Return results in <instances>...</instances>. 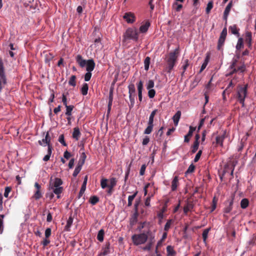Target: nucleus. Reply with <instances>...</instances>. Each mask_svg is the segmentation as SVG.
<instances>
[{
	"instance_id": "55",
	"label": "nucleus",
	"mask_w": 256,
	"mask_h": 256,
	"mask_svg": "<svg viewBox=\"0 0 256 256\" xmlns=\"http://www.w3.org/2000/svg\"><path fill=\"white\" fill-rule=\"evenodd\" d=\"M58 142L62 144L64 146H67V144L64 141V134H60L58 138Z\"/></svg>"
},
{
	"instance_id": "7",
	"label": "nucleus",
	"mask_w": 256,
	"mask_h": 256,
	"mask_svg": "<svg viewBox=\"0 0 256 256\" xmlns=\"http://www.w3.org/2000/svg\"><path fill=\"white\" fill-rule=\"evenodd\" d=\"M6 84V78L4 72V64L2 58L0 57V92Z\"/></svg>"
},
{
	"instance_id": "20",
	"label": "nucleus",
	"mask_w": 256,
	"mask_h": 256,
	"mask_svg": "<svg viewBox=\"0 0 256 256\" xmlns=\"http://www.w3.org/2000/svg\"><path fill=\"white\" fill-rule=\"evenodd\" d=\"M150 25V22L148 21H146L144 24H142L140 26V32L142 33L146 32L148 31Z\"/></svg>"
},
{
	"instance_id": "9",
	"label": "nucleus",
	"mask_w": 256,
	"mask_h": 256,
	"mask_svg": "<svg viewBox=\"0 0 256 256\" xmlns=\"http://www.w3.org/2000/svg\"><path fill=\"white\" fill-rule=\"evenodd\" d=\"M95 62H90L88 64V67L86 68V70L87 72L84 74V80L86 82L89 81L92 77V72L94 70L95 67Z\"/></svg>"
},
{
	"instance_id": "30",
	"label": "nucleus",
	"mask_w": 256,
	"mask_h": 256,
	"mask_svg": "<svg viewBox=\"0 0 256 256\" xmlns=\"http://www.w3.org/2000/svg\"><path fill=\"white\" fill-rule=\"evenodd\" d=\"M249 204V200L247 198H243L240 202V207L242 209L246 208Z\"/></svg>"
},
{
	"instance_id": "49",
	"label": "nucleus",
	"mask_w": 256,
	"mask_h": 256,
	"mask_svg": "<svg viewBox=\"0 0 256 256\" xmlns=\"http://www.w3.org/2000/svg\"><path fill=\"white\" fill-rule=\"evenodd\" d=\"M154 240L153 238L150 240V242L147 244V245L144 248V250H150L151 249L152 246L153 244L154 243Z\"/></svg>"
},
{
	"instance_id": "38",
	"label": "nucleus",
	"mask_w": 256,
	"mask_h": 256,
	"mask_svg": "<svg viewBox=\"0 0 256 256\" xmlns=\"http://www.w3.org/2000/svg\"><path fill=\"white\" fill-rule=\"evenodd\" d=\"M157 112V110H154L151 112L149 117L148 122L152 123V124H154V118Z\"/></svg>"
},
{
	"instance_id": "48",
	"label": "nucleus",
	"mask_w": 256,
	"mask_h": 256,
	"mask_svg": "<svg viewBox=\"0 0 256 256\" xmlns=\"http://www.w3.org/2000/svg\"><path fill=\"white\" fill-rule=\"evenodd\" d=\"M128 94H136V89L134 84H130L128 86Z\"/></svg>"
},
{
	"instance_id": "27",
	"label": "nucleus",
	"mask_w": 256,
	"mask_h": 256,
	"mask_svg": "<svg viewBox=\"0 0 256 256\" xmlns=\"http://www.w3.org/2000/svg\"><path fill=\"white\" fill-rule=\"evenodd\" d=\"M82 162H78L77 166L75 168V170L73 172V176L74 177H76L77 176V175L79 174L80 171L82 170Z\"/></svg>"
},
{
	"instance_id": "37",
	"label": "nucleus",
	"mask_w": 256,
	"mask_h": 256,
	"mask_svg": "<svg viewBox=\"0 0 256 256\" xmlns=\"http://www.w3.org/2000/svg\"><path fill=\"white\" fill-rule=\"evenodd\" d=\"M244 46L243 39L242 38H240L238 39L237 44L236 45V50H240Z\"/></svg>"
},
{
	"instance_id": "43",
	"label": "nucleus",
	"mask_w": 256,
	"mask_h": 256,
	"mask_svg": "<svg viewBox=\"0 0 256 256\" xmlns=\"http://www.w3.org/2000/svg\"><path fill=\"white\" fill-rule=\"evenodd\" d=\"M110 183L108 184V187H110V188H114L116 184L117 180L115 178H112L110 180Z\"/></svg>"
},
{
	"instance_id": "44",
	"label": "nucleus",
	"mask_w": 256,
	"mask_h": 256,
	"mask_svg": "<svg viewBox=\"0 0 256 256\" xmlns=\"http://www.w3.org/2000/svg\"><path fill=\"white\" fill-rule=\"evenodd\" d=\"M199 146V142H194L193 145L192 146L191 152L192 154L195 153L198 150Z\"/></svg>"
},
{
	"instance_id": "34",
	"label": "nucleus",
	"mask_w": 256,
	"mask_h": 256,
	"mask_svg": "<svg viewBox=\"0 0 256 256\" xmlns=\"http://www.w3.org/2000/svg\"><path fill=\"white\" fill-rule=\"evenodd\" d=\"M76 76L74 75H72L70 76L69 81L68 84L70 86H76Z\"/></svg>"
},
{
	"instance_id": "14",
	"label": "nucleus",
	"mask_w": 256,
	"mask_h": 256,
	"mask_svg": "<svg viewBox=\"0 0 256 256\" xmlns=\"http://www.w3.org/2000/svg\"><path fill=\"white\" fill-rule=\"evenodd\" d=\"M232 6V1H230L226 6L224 12L223 19L226 21V24H227L228 18L231 8Z\"/></svg>"
},
{
	"instance_id": "58",
	"label": "nucleus",
	"mask_w": 256,
	"mask_h": 256,
	"mask_svg": "<svg viewBox=\"0 0 256 256\" xmlns=\"http://www.w3.org/2000/svg\"><path fill=\"white\" fill-rule=\"evenodd\" d=\"M148 90H149L148 92V96L150 98H152L156 94V91L154 90L152 88Z\"/></svg>"
},
{
	"instance_id": "56",
	"label": "nucleus",
	"mask_w": 256,
	"mask_h": 256,
	"mask_svg": "<svg viewBox=\"0 0 256 256\" xmlns=\"http://www.w3.org/2000/svg\"><path fill=\"white\" fill-rule=\"evenodd\" d=\"M129 98L131 103V105L132 106L134 103L136 94H128Z\"/></svg>"
},
{
	"instance_id": "46",
	"label": "nucleus",
	"mask_w": 256,
	"mask_h": 256,
	"mask_svg": "<svg viewBox=\"0 0 256 256\" xmlns=\"http://www.w3.org/2000/svg\"><path fill=\"white\" fill-rule=\"evenodd\" d=\"M42 197V194L40 192V190H36L34 192L32 198H34L35 200H38L40 198Z\"/></svg>"
},
{
	"instance_id": "18",
	"label": "nucleus",
	"mask_w": 256,
	"mask_h": 256,
	"mask_svg": "<svg viewBox=\"0 0 256 256\" xmlns=\"http://www.w3.org/2000/svg\"><path fill=\"white\" fill-rule=\"evenodd\" d=\"M80 136L81 133L79 128L78 127L74 128V131L72 134V138L76 140H78L80 139Z\"/></svg>"
},
{
	"instance_id": "41",
	"label": "nucleus",
	"mask_w": 256,
	"mask_h": 256,
	"mask_svg": "<svg viewBox=\"0 0 256 256\" xmlns=\"http://www.w3.org/2000/svg\"><path fill=\"white\" fill-rule=\"evenodd\" d=\"M172 222H173L172 220H167V222L164 226V231L168 232L169 230Z\"/></svg>"
},
{
	"instance_id": "31",
	"label": "nucleus",
	"mask_w": 256,
	"mask_h": 256,
	"mask_svg": "<svg viewBox=\"0 0 256 256\" xmlns=\"http://www.w3.org/2000/svg\"><path fill=\"white\" fill-rule=\"evenodd\" d=\"M154 127V124H152V123L148 122V126L147 128L145 129L144 131V134H150L152 131Z\"/></svg>"
},
{
	"instance_id": "45",
	"label": "nucleus",
	"mask_w": 256,
	"mask_h": 256,
	"mask_svg": "<svg viewBox=\"0 0 256 256\" xmlns=\"http://www.w3.org/2000/svg\"><path fill=\"white\" fill-rule=\"evenodd\" d=\"M108 181V179L104 178H102L101 180L100 186L102 188L104 189V188H106V187H108V184H107Z\"/></svg>"
},
{
	"instance_id": "10",
	"label": "nucleus",
	"mask_w": 256,
	"mask_h": 256,
	"mask_svg": "<svg viewBox=\"0 0 256 256\" xmlns=\"http://www.w3.org/2000/svg\"><path fill=\"white\" fill-rule=\"evenodd\" d=\"M76 62L78 64L80 67L83 68L84 66L88 67V64L90 62H94L92 59L85 60L83 58L82 56L78 54L76 56Z\"/></svg>"
},
{
	"instance_id": "47",
	"label": "nucleus",
	"mask_w": 256,
	"mask_h": 256,
	"mask_svg": "<svg viewBox=\"0 0 256 256\" xmlns=\"http://www.w3.org/2000/svg\"><path fill=\"white\" fill-rule=\"evenodd\" d=\"M225 39L219 38L218 44V49L220 50L224 44Z\"/></svg>"
},
{
	"instance_id": "22",
	"label": "nucleus",
	"mask_w": 256,
	"mask_h": 256,
	"mask_svg": "<svg viewBox=\"0 0 256 256\" xmlns=\"http://www.w3.org/2000/svg\"><path fill=\"white\" fill-rule=\"evenodd\" d=\"M110 244L109 242L106 243L104 246L102 248V252L101 253V255L106 256L110 252Z\"/></svg>"
},
{
	"instance_id": "53",
	"label": "nucleus",
	"mask_w": 256,
	"mask_h": 256,
	"mask_svg": "<svg viewBox=\"0 0 256 256\" xmlns=\"http://www.w3.org/2000/svg\"><path fill=\"white\" fill-rule=\"evenodd\" d=\"M213 8V2L212 1L209 2L207 4V6L206 8V13L209 14L211 10Z\"/></svg>"
},
{
	"instance_id": "28",
	"label": "nucleus",
	"mask_w": 256,
	"mask_h": 256,
	"mask_svg": "<svg viewBox=\"0 0 256 256\" xmlns=\"http://www.w3.org/2000/svg\"><path fill=\"white\" fill-rule=\"evenodd\" d=\"M52 146H48V154L44 156V158H43V160L47 162L50 160L52 152Z\"/></svg>"
},
{
	"instance_id": "15",
	"label": "nucleus",
	"mask_w": 256,
	"mask_h": 256,
	"mask_svg": "<svg viewBox=\"0 0 256 256\" xmlns=\"http://www.w3.org/2000/svg\"><path fill=\"white\" fill-rule=\"evenodd\" d=\"M234 167L235 164H234V162L230 161L224 166L222 170V176H224L226 173L228 172L230 170H231L232 168H234Z\"/></svg>"
},
{
	"instance_id": "16",
	"label": "nucleus",
	"mask_w": 256,
	"mask_h": 256,
	"mask_svg": "<svg viewBox=\"0 0 256 256\" xmlns=\"http://www.w3.org/2000/svg\"><path fill=\"white\" fill-rule=\"evenodd\" d=\"M252 32H247L246 33V42L247 44L248 48L250 49L252 48Z\"/></svg>"
},
{
	"instance_id": "39",
	"label": "nucleus",
	"mask_w": 256,
	"mask_h": 256,
	"mask_svg": "<svg viewBox=\"0 0 256 256\" xmlns=\"http://www.w3.org/2000/svg\"><path fill=\"white\" fill-rule=\"evenodd\" d=\"M150 57L147 56L144 60V69L146 70H148L149 69V66L150 64Z\"/></svg>"
},
{
	"instance_id": "17",
	"label": "nucleus",
	"mask_w": 256,
	"mask_h": 256,
	"mask_svg": "<svg viewBox=\"0 0 256 256\" xmlns=\"http://www.w3.org/2000/svg\"><path fill=\"white\" fill-rule=\"evenodd\" d=\"M194 206L192 202L188 201L184 207V214H187L188 212L191 211L193 209Z\"/></svg>"
},
{
	"instance_id": "11",
	"label": "nucleus",
	"mask_w": 256,
	"mask_h": 256,
	"mask_svg": "<svg viewBox=\"0 0 256 256\" xmlns=\"http://www.w3.org/2000/svg\"><path fill=\"white\" fill-rule=\"evenodd\" d=\"M123 18L128 24H132L136 20V16L132 12L125 13L123 16Z\"/></svg>"
},
{
	"instance_id": "52",
	"label": "nucleus",
	"mask_w": 256,
	"mask_h": 256,
	"mask_svg": "<svg viewBox=\"0 0 256 256\" xmlns=\"http://www.w3.org/2000/svg\"><path fill=\"white\" fill-rule=\"evenodd\" d=\"M195 166L192 164L188 168V170H186V174H190L194 172L195 170Z\"/></svg>"
},
{
	"instance_id": "59",
	"label": "nucleus",
	"mask_w": 256,
	"mask_h": 256,
	"mask_svg": "<svg viewBox=\"0 0 256 256\" xmlns=\"http://www.w3.org/2000/svg\"><path fill=\"white\" fill-rule=\"evenodd\" d=\"M202 150H200L196 154L194 158V162H196L198 161V160H200V157L202 155Z\"/></svg>"
},
{
	"instance_id": "64",
	"label": "nucleus",
	"mask_w": 256,
	"mask_h": 256,
	"mask_svg": "<svg viewBox=\"0 0 256 256\" xmlns=\"http://www.w3.org/2000/svg\"><path fill=\"white\" fill-rule=\"evenodd\" d=\"M62 96V102L65 106H67L68 104H67L66 95L65 94H63Z\"/></svg>"
},
{
	"instance_id": "62",
	"label": "nucleus",
	"mask_w": 256,
	"mask_h": 256,
	"mask_svg": "<svg viewBox=\"0 0 256 256\" xmlns=\"http://www.w3.org/2000/svg\"><path fill=\"white\" fill-rule=\"evenodd\" d=\"M11 191V188L10 187L7 186L5 188L4 192V196L6 198H8V194Z\"/></svg>"
},
{
	"instance_id": "3",
	"label": "nucleus",
	"mask_w": 256,
	"mask_h": 256,
	"mask_svg": "<svg viewBox=\"0 0 256 256\" xmlns=\"http://www.w3.org/2000/svg\"><path fill=\"white\" fill-rule=\"evenodd\" d=\"M248 84H245L244 86L239 84L236 88L234 96L236 100L242 104V107L245 106L244 100L248 95Z\"/></svg>"
},
{
	"instance_id": "60",
	"label": "nucleus",
	"mask_w": 256,
	"mask_h": 256,
	"mask_svg": "<svg viewBox=\"0 0 256 256\" xmlns=\"http://www.w3.org/2000/svg\"><path fill=\"white\" fill-rule=\"evenodd\" d=\"M154 82L152 80H149L146 86V88L148 90L154 88Z\"/></svg>"
},
{
	"instance_id": "42",
	"label": "nucleus",
	"mask_w": 256,
	"mask_h": 256,
	"mask_svg": "<svg viewBox=\"0 0 256 256\" xmlns=\"http://www.w3.org/2000/svg\"><path fill=\"white\" fill-rule=\"evenodd\" d=\"M137 194V192H135L132 195L130 196L128 198V206H130L132 205V202L134 200V199L135 198L136 195Z\"/></svg>"
},
{
	"instance_id": "40",
	"label": "nucleus",
	"mask_w": 256,
	"mask_h": 256,
	"mask_svg": "<svg viewBox=\"0 0 256 256\" xmlns=\"http://www.w3.org/2000/svg\"><path fill=\"white\" fill-rule=\"evenodd\" d=\"M218 200V198H216V196H214L211 206V212H213L216 208Z\"/></svg>"
},
{
	"instance_id": "35",
	"label": "nucleus",
	"mask_w": 256,
	"mask_h": 256,
	"mask_svg": "<svg viewBox=\"0 0 256 256\" xmlns=\"http://www.w3.org/2000/svg\"><path fill=\"white\" fill-rule=\"evenodd\" d=\"M66 115L67 116H70L72 115V112L74 108V106L72 105L70 106H66Z\"/></svg>"
},
{
	"instance_id": "19",
	"label": "nucleus",
	"mask_w": 256,
	"mask_h": 256,
	"mask_svg": "<svg viewBox=\"0 0 256 256\" xmlns=\"http://www.w3.org/2000/svg\"><path fill=\"white\" fill-rule=\"evenodd\" d=\"M196 130V128L192 126L190 127L188 134L184 136V142H188L190 141V138L192 136L194 132Z\"/></svg>"
},
{
	"instance_id": "1",
	"label": "nucleus",
	"mask_w": 256,
	"mask_h": 256,
	"mask_svg": "<svg viewBox=\"0 0 256 256\" xmlns=\"http://www.w3.org/2000/svg\"><path fill=\"white\" fill-rule=\"evenodd\" d=\"M240 56L237 55L236 58L232 59L231 64L229 67V72L226 74V76H231L234 74H238L241 78L243 77V72L246 70V67L244 62L240 66L238 65V60Z\"/></svg>"
},
{
	"instance_id": "63",
	"label": "nucleus",
	"mask_w": 256,
	"mask_h": 256,
	"mask_svg": "<svg viewBox=\"0 0 256 256\" xmlns=\"http://www.w3.org/2000/svg\"><path fill=\"white\" fill-rule=\"evenodd\" d=\"M86 186H82L80 191L78 194V198H81L82 196L83 195V194L84 192V191L86 190Z\"/></svg>"
},
{
	"instance_id": "61",
	"label": "nucleus",
	"mask_w": 256,
	"mask_h": 256,
	"mask_svg": "<svg viewBox=\"0 0 256 256\" xmlns=\"http://www.w3.org/2000/svg\"><path fill=\"white\" fill-rule=\"evenodd\" d=\"M52 232V230L50 228H47L45 230V237L46 238H48Z\"/></svg>"
},
{
	"instance_id": "13",
	"label": "nucleus",
	"mask_w": 256,
	"mask_h": 256,
	"mask_svg": "<svg viewBox=\"0 0 256 256\" xmlns=\"http://www.w3.org/2000/svg\"><path fill=\"white\" fill-rule=\"evenodd\" d=\"M50 138L49 136L48 132H47L45 136V138H43L42 140H38V142L40 146H46V145H47L48 146H52V144H50Z\"/></svg>"
},
{
	"instance_id": "29",
	"label": "nucleus",
	"mask_w": 256,
	"mask_h": 256,
	"mask_svg": "<svg viewBox=\"0 0 256 256\" xmlns=\"http://www.w3.org/2000/svg\"><path fill=\"white\" fill-rule=\"evenodd\" d=\"M104 231L103 229L100 230L97 235V239L100 242H102L104 240Z\"/></svg>"
},
{
	"instance_id": "57",
	"label": "nucleus",
	"mask_w": 256,
	"mask_h": 256,
	"mask_svg": "<svg viewBox=\"0 0 256 256\" xmlns=\"http://www.w3.org/2000/svg\"><path fill=\"white\" fill-rule=\"evenodd\" d=\"M150 224L149 222H140L138 226V229L140 230L142 228H144L146 226H148Z\"/></svg>"
},
{
	"instance_id": "54",
	"label": "nucleus",
	"mask_w": 256,
	"mask_h": 256,
	"mask_svg": "<svg viewBox=\"0 0 256 256\" xmlns=\"http://www.w3.org/2000/svg\"><path fill=\"white\" fill-rule=\"evenodd\" d=\"M138 93H142L143 90V82L142 80L137 84Z\"/></svg>"
},
{
	"instance_id": "23",
	"label": "nucleus",
	"mask_w": 256,
	"mask_h": 256,
	"mask_svg": "<svg viewBox=\"0 0 256 256\" xmlns=\"http://www.w3.org/2000/svg\"><path fill=\"white\" fill-rule=\"evenodd\" d=\"M73 218L70 216L67 220L66 224L65 226L64 230L68 232L70 230V228L73 222Z\"/></svg>"
},
{
	"instance_id": "5",
	"label": "nucleus",
	"mask_w": 256,
	"mask_h": 256,
	"mask_svg": "<svg viewBox=\"0 0 256 256\" xmlns=\"http://www.w3.org/2000/svg\"><path fill=\"white\" fill-rule=\"evenodd\" d=\"M234 195H232L229 199H228L224 203V208L222 210L223 216L228 219V214H230L232 210Z\"/></svg>"
},
{
	"instance_id": "21",
	"label": "nucleus",
	"mask_w": 256,
	"mask_h": 256,
	"mask_svg": "<svg viewBox=\"0 0 256 256\" xmlns=\"http://www.w3.org/2000/svg\"><path fill=\"white\" fill-rule=\"evenodd\" d=\"M229 30L231 32L232 34L237 36H240L239 30L240 29L238 28L236 24H234L232 26H230L229 27Z\"/></svg>"
},
{
	"instance_id": "36",
	"label": "nucleus",
	"mask_w": 256,
	"mask_h": 256,
	"mask_svg": "<svg viewBox=\"0 0 256 256\" xmlns=\"http://www.w3.org/2000/svg\"><path fill=\"white\" fill-rule=\"evenodd\" d=\"M210 230V228H208L204 230L202 234V236L203 238V240L204 242H206V239L208 238V234Z\"/></svg>"
},
{
	"instance_id": "6",
	"label": "nucleus",
	"mask_w": 256,
	"mask_h": 256,
	"mask_svg": "<svg viewBox=\"0 0 256 256\" xmlns=\"http://www.w3.org/2000/svg\"><path fill=\"white\" fill-rule=\"evenodd\" d=\"M132 239L134 244L136 246L144 244L148 240V236L145 233L138 234H134L132 236Z\"/></svg>"
},
{
	"instance_id": "26",
	"label": "nucleus",
	"mask_w": 256,
	"mask_h": 256,
	"mask_svg": "<svg viewBox=\"0 0 256 256\" xmlns=\"http://www.w3.org/2000/svg\"><path fill=\"white\" fill-rule=\"evenodd\" d=\"M178 184V176H176L172 182V190L174 191L176 190Z\"/></svg>"
},
{
	"instance_id": "8",
	"label": "nucleus",
	"mask_w": 256,
	"mask_h": 256,
	"mask_svg": "<svg viewBox=\"0 0 256 256\" xmlns=\"http://www.w3.org/2000/svg\"><path fill=\"white\" fill-rule=\"evenodd\" d=\"M178 54V49L176 48L174 52L169 54L166 62L168 66H174L177 61Z\"/></svg>"
},
{
	"instance_id": "24",
	"label": "nucleus",
	"mask_w": 256,
	"mask_h": 256,
	"mask_svg": "<svg viewBox=\"0 0 256 256\" xmlns=\"http://www.w3.org/2000/svg\"><path fill=\"white\" fill-rule=\"evenodd\" d=\"M181 116V112L180 110H178L176 112L174 116L172 119L174 124L175 126H177L178 122V121L180 119Z\"/></svg>"
},
{
	"instance_id": "51",
	"label": "nucleus",
	"mask_w": 256,
	"mask_h": 256,
	"mask_svg": "<svg viewBox=\"0 0 256 256\" xmlns=\"http://www.w3.org/2000/svg\"><path fill=\"white\" fill-rule=\"evenodd\" d=\"M226 36H227V29H226V27H224L220 33V38L226 40Z\"/></svg>"
},
{
	"instance_id": "25",
	"label": "nucleus",
	"mask_w": 256,
	"mask_h": 256,
	"mask_svg": "<svg viewBox=\"0 0 256 256\" xmlns=\"http://www.w3.org/2000/svg\"><path fill=\"white\" fill-rule=\"evenodd\" d=\"M167 256H175L176 252L172 246H168L166 247Z\"/></svg>"
},
{
	"instance_id": "2",
	"label": "nucleus",
	"mask_w": 256,
	"mask_h": 256,
	"mask_svg": "<svg viewBox=\"0 0 256 256\" xmlns=\"http://www.w3.org/2000/svg\"><path fill=\"white\" fill-rule=\"evenodd\" d=\"M62 184V180L58 178H50L49 182V190H52L56 195L58 198H60V194L63 191V188L60 186Z\"/></svg>"
},
{
	"instance_id": "12",
	"label": "nucleus",
	"mask_w": 256,
	"mask_h": 256,
	"mask_svg": "<svg viewBox=\"0 0 256 256\" xmlns=\"http://www.w3.org/2000/svg\"><path fill=\"white\" fill-rule=\"evenodd\" d=\"M226 131L224 130L222 134H219L216 138V146L220 145V146H223V142L226 138Z\"/></svg>"
},
{
	"instance_id": "4",
	"label": "nucleus",
	"mask_w": 256,
	"mask_h": 256,
	"mask_svg": "<svg viewBox=\"0 0 256 256\" xmlns=\"http://www.w3.org/2000/svg\"><path fill=\"white\" fill-rule=\"evenodd\" d=\"M138 38V32L136 28H128L124 34V40H132L137 42Z\"/></svg>"
},
{
	"instance_id": "33",
	"label": "nucleus",
	"mask_w": 256,
	"mask_h": 256,
	"mask_svg": "<svg viewBox=\"0 0 256 256\" xmlns=\"http://www.w3.org/2000/svg\"><path fill=\"white\" fill-rule=\"evenodd\" d=\"M89 202L92 204L95 205L99 202V198L96 196H92L90 198Z\"/></svg>"
},
{
	"instance_id": "32",
	"label": "nucleus",
	"mask_w": 256,
	"mask_h": 256,
	"mask_svg": "<svg viewBox=\"0 0 256 256\" xmlns=\"http://www.w3.org/2000/svg\"><path fill=\"white\" fill-rule=\"evenodd\" d=\"M88 86L86 83H84L82 85V86L81 88V92L82 95L86 96L88 94Z\"/></svg>"
},
{
	"instance_id": "50",
	"label": "nucleus",
	"mask_w": 256,
	"mask_h": 256,
	"mask_svg": "<svg viewBox=\"0 0 256 256\" xmlns=\"http://www.w3.org/2000/svg\"><path fill=\"white\" fill-rule=\"evenodd\" d=\"M184 64L182 66V69H183L184 71H183V72L182 74V76L183 75V74H184V72L186 71V68H188V67L189 66V60H188V59L184 60Z\"/></svg>"
}]
</instances>
